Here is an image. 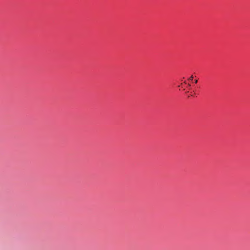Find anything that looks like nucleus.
Instances as JSON below:
<instances>
[{"instance_id": "f257e3e1", "label": "nucleus", "mask_w": 250, "mask_h": 250, "mask_svg": "<svg viewBox=\"0 0 250 250\" xmlns=\"http://www.w3.org/2000/svg\"><path fill=\"white\" fill-rule=\"evenodd\" d=\"M193 79V75H192L189 78V80H190V81H192Z\"/></svg>"}, {"instance_id": "f03ea898", "label": "nucleus", "mask_w": 250, "mask_h": 250, "mask_svg": "<svg viewBox=\"0 0 250 250\" xmlns=\"http://www.w3.org/2000/svg\"><path fill=\"white\" fill-rule=\"evenodd\" d=\"M197 82H198V80H195V83H197Z\"/></svg>"}, {"instance_id": "7ed1b4c3", "label": "nucleus", "mask_w": 250, "mask_h": 250, "mask_svg": "<svg viewBox=\"0 0 250 250\" xmlns=\"http://www.w3.org/2000/svg\"><path fill=\"white\" fill-rule=\"evenodd\" d=\"M190 86V84H188V86Z\"/></svg>"}]
</instances>
